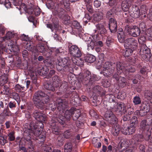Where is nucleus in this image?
Masks as SVG:
<instances>
[{"mask_svg": "<svg viewBox=\"0 0 152 152\" xmlns=\"http://www.w3.org/2000/svg\"><path fill=\"white\" fill-rule=\"evenodd\" d=\"M41 53L46 58L50 57L53 53L56 56H59L57 58L56 62V67L57 70L62 74L65 72H71L73 69L72 61L68 58H62L60 56L64 53L63 49L61 48L56 49V48H51L46 46V45L42 42H40L37 44L36 47H34L32 50Z\"/></svg>", "mask_w": 152, "mask_h": 152, "instance_id": "obj_1", "label": "nucleus"}, {"mask_svg": "<svg viewBox=\"0 0 152 152\" xmlns=\"http://www.w3.org/2000/svg\"><path fill=\"white\" fill-rule=\"evenodd\" d=\"M35 126L33 128L25 129L24 131V139L26 141L29 142L31 146V147H28L29 149L33 148L31 145L32 144L31 140V135H33V134L36 136L37 142L38 143H43L46 139L45 133L44 132H41L44 127L43 124L42 123H37Z\"/></svg>", "mask_w": 152, "mask_h": 152, "instance_id": "obj_2", "label": "nucleus"}, {"mask_svg": "<svg viewBox=\"0 0 152 152\" xmlns=\"http://www.w3.org/2000/svg\"><path fill=\"white\" fill-rule=\"evenodd\" d=\"M71 88L69 87L68 83L66 81H63L58 88L59 91L63 92L65 94L64 96L66 98H69L70 102L73 105H75L79 101V98L77 93L71 91Z\"/></svg>", "mask_w": 152, "mask_h": 152, "instance_id": "obj_3", "label": "nucleus"}, {"mask_svg": "<svg viewBox=\"0 0 152 152\" xmlns=\"http://www.w3.org/2000/svg\"><path fill=\"white\" fill-rule=\"evenodd\" d=\"M32 99L37 108L43 110L45 108V104L49 102L50 99L49 96L43 91H39L34 93Z\"/></svg>", "mask_w": 152, "mask_h": 152, "instance_id": "obj_4", "label": "nucleus"}, {"mask_svg": "<svg viewBox=\"0 0 152 152\" xmlns=\"http://www.w3.org/2000/svg\"><path fill=\"white\" fill-rule=\"evenodd\" d=\"M78 79L79 82L86 86L87 88L90 89L94 82L98 80L99 78L96 75L91 74L88 70H86L83 74L79 75Z\"/></svg>", "mask_w": 152, "mask_h": 152, "instance_id": "obj_5", "label": "nucleus"}, {"mask_svg": "<svg viewBox=\"0 0 152 152\" xmlns=\"http://www.w3.org/2000/svg\"><path fill=\"white\" fill-rule=\"evenodd\" d=\"M32 115L38 121L36 123L34 122L31 121L30 122L29 124H26L25 125V129L29 128V129L33 128L34 127L36 124L39 123H42L43 124V122L46 120V116L45 114L43 113L42 112L39 110H36L33 113Z\"/></svg>", "mask_w": 152, "mask_h": 152, "instance_id": "obj_6", "label": "nucleus"}, {"mask_svg": "<svg viewBox=\"0 0 152 152\" xmlns=\"http://www.w3.org/2000/svg\"><path fill=\"white\" fill-rule=\"evenodd\" d=\"M152 122V119H143L140 122V128L142 133L145 134L151 138L152 136L151 135L150 128Z\"/></svg>", "mask_w": 152, "mask_h": 152, "instance_id": "obj_7", "label": "nucleus"}, {"mask_svg": "<svg viewBox=\"0 0 152 152\" xmlns=\"http://www.w3.org/2000/svg\"><path fill=\"white\" fill-rule=\"evenodd\" d=\"M125 32L128 37H137L140 35L141 31L140 28L136 26L126 25L125 26Z\"/></svg>", "mask_w": 152, "mask_h": 152, "instance_id": "obj_8", "label": "nucleus"}, {"mask_svg": "<svg viewBox=\"0 0 152 152\" xmlns=\"http://www.w3.org/2000/svg\"><path fill=\"white\" fill-rule=\"evenodd\" d=\"M132 140L133 143L135 145H138L144 140L149 142H152V137L151 138L145 134H136L132 136Z\"/></svg>", "mask_w": 152, "mask_h": 152, "instance_id": "obj_9", "label": "nucleus"}, {"mask_svg": "<svg viewBox=\"0 0 152 152\" xmlns=\"http://www.w3.org/2000/svg\"><path fill=\"white\" fill-rule=\"evenodd\" d=\"M115 70V63L106 61L104 65L103 74L105 76L110 77Z\"/></svg>", "mask_w": 152, "mask_h": 152, "instance_id": "obj_10", "label": "nucleus"}, {"mask_svg": "<svg viewBox=\"0 0 152 152\" xmlns=\"http://www.w3.org/2000/svg\"><path fill=\"white\" fill-rule=\"evenodd\" d=\"M106 111L104 115V120L107 121L109 125L113 126L118 123V119L113 112L110 110Z\"/></svg>", "mask_w": 152, "mask_h": 152, "instance_id": "obj_11", "label": "nucleus"}, {"mask_svg": "<svg viewBox=\"0 0 152 152\" xmlns=\"http://www.w3.org/2000/svg\"><path fill=\"white\" fill-rule=\"evenodd\" d=\"M5 44L4 42H1L2 45V51L7 52V50L9 49L10 50H12L13 52H16L15 47L16 46V41L13 40L12 39H6Z\"/></svg>", "mask_w": 152, "mask_h": 152, "instance_id": "obj_12", "label": "nucleus"}, {"mask_svg": "<svg viewBox=\"0 0 152 152\" xmlns=\"http://www.w3.org/2000/svg\"><path fill=\"white\" fill-rule=\"evenodd\" d=\"M56 105L57 108L59 111H63L67 109L69 107V101L65 99H63L60 98H58L56 100Z\"/></svg>", "mask_w": 152, "mask_h": 152, "instance_id": "obj_13", "label": "nucleus"}, {"mask_svg": "<svg viewBox=\"0 0 152 152\" xmlns=\"http://www.w3.org/2000/svg\"><path fill=\"white\" fill-rule=\"evenodd\" d=\"M71 25L72 28H75L72 30L71 33L72 34L76 35H79L82 32V28L80 23L77 20H74L71 22Z\"/></svg>", "mask_w": 152, "mask_h": 152, "instance_id": "obj_14", "label": "nucleus"}, {"mask_svg": "<svg viewBox=\"0 0 152 152\" xmlns=\"http://www.w3.org/2000/svg\"><path fill=\"white\" fill-rule=\"evenodd\" d=\"M98 34L94 35L92 37L94 39L99 40V35L103 37L106 36L107 34V30L104 27V25L101 24H98L96 26Z\"/></svg>", "mask_w": 152, "mask_h": 152, "instance_id": "obj_15", "label": "nucleus"}, {"mask_svg": "<svg viewBox=\"0 0 152 152\" xmlns=\"http://www.w3.org/2000/svg\"><path fill=\"white\" fill-rule=\"evenodd\" d=\"M138 45L137 40L132 37L127 38L124 43V46L125 48H129L135 50L137 48Z\"/></svg>", "mask_w": 152, "mask_h": 152, "instance_id": "obj_16", "label": "nucleus"}, {"mask_svg": "<svg viewBox=\"0 0 152 152\" xmlns=\"http://www.w3.org/2000/svg\"><path fill=\"white\" fill-rule=\"evenodd\" d=\"M69 53L73 57L78 58L82 56V52L79 48L76 45L69 46Z\"/></svg>", "mask_w": 152, "mask_h": 152, "instance_id": "obj_17", "label": "nucleus"}, {"mask_svg": "<svg viewBox=\"0 0 152 152\" xmlns=\"http://www.w3.org/2000/svg\"><path fill=\"white\" fill-rule=\"evenodd\" d=\"M127 62L118 61L115 64V70L118 73L124 74L125 69L127 67Z\"/></svg>", "mask_w": 152, "mask_h": 152, "instance_id": "obj_18", "label": "nucleus"}, {"mask_svg": "<svg viewBox=\"0 0 152 152\" xmlns=\"http://www.w3.org/2000/svg\"><path fill=\"white\" fill-rule=\"evenodd\" d=\"M27 2L26 3L28 6L26 8H25V12L29 15H31L32 16L33 12L35 6L34 5V0H27Z\"/></svg>", "mask_w": 152, "mask_h": 152, "instance_id": "obj_19", "label": "nucleus"}, {"mask_svg": "<svg viewBox=\"0 0 152 152\" xmlns=\"http://www.w3.org/2000/svg\"><path fill=\"white\" fill-rule=\"evenodd\" d=\"M56 16H51V21L53 24H46L47 27L50 28L52 31H53L55 28L57 29L59 27V20L58 18Z\"/></svg>", "mask_w": 152, "mask_h": 152, "instance_id": "obj_20", "label": "nucleus"}, {"mask_svg": "<svg viewBox=\"0 0 152 152\" xmlns=\"http://www.w3.org/2000/svg\"><path fill=\"white\" fill-rule=\"evenodd\" d=\"M109 28L111 32L115 33L117 30V23L115 20L112 18H110L109 20Z\"/></svg>", "mask_w": 152, "mask_h": 152, "instance_id": "obj_21", "label": "nucleus"}, {"mask_svg": "<svg viewBox=\"0 0 152 152\" xmlns=\"http://www.w3.org/2000/svg\"><path fill=\"white\" fill-rule=\"evenodd\" d=\"M117 107L115 110L116 114L118 115H122L123 113L126 112V107L125 104L123 102L117 103Z\"/></svg>", "mask_w": 152, "mask_h": 152, "instance_id": "obj_22", "label": "nucleus"}, {"mask_svg": "<svg viewBox=\"0 0 152 152\" xmlns=\"http://www.w3.org/2000/svg\"><path fill=\"white\" fill-rule=\"evenodd\" d=\"M140 6L136 5H133L130 9L131 14L132 15L133 18H139L140 15V10L139 9Z\"/></svg>", "mask_w": 152, "mask_h": 152, "instance_id": "obj_23", "label": "nucleus"}, {"mask_svg": "<svg viewBox=\"0 0 152 152\" xmlns=\"http://www.w3.org/2000/svg\"><path fill=\"white\" fill-rule=\"evenodd\" d=\"M127 36L126 35V33L122 28H119L118 30L117 36L119 42L121 43H124L125 41L126 36Z\"/></svg>", "mask_w": 152, "mask_h": 152, "instance_id": "obj_24", "label": "nucleus"}, {"mask_svg": "<svg viewBox=\"0 0 152 152\" xmlns=\"http://www.w3.org/2000/svg\"><path fill=\"white\" fill-rule=\"evenodd\" d=\"M66 11L63 8L58 7L57 9H56L53 11V14L54 16L58 15L59 18L61 19L63 18L65 15Z\"/></svg>", "mask_w": 152, "mask_h": 152, "instance_id": "obj_25", "label": "nucleus"}, {"mask_svg": "<svg viewBox=\"0 0 152 152\" xmlns=\"http://www.w3.org/2000/svg\"><path fill=\"white\" fill-rule=\"evenodd\" d=\"M103 9L102 8L99 9L96 13V14L94 15L93 20L96 22H98L100 21L103 19Z\"/></svg>", "mask_w": 152, "mask_h": 152, "instance_id": "obj_26", "label": "nucleus"}, {"mask_svg": "<svg viewBox=\"0 0 152 152\" xmlns=\"http://www.w3.org/2000/svg\"><path fill=\"white\" fill-rule=\"evenodd\" d=\"M92 91L96 94L100 95L103 97L105 95L104 91L102 87L99 85L94 86L93 88Z\"/></svg>", "mask_w": 152, "mask_h": 152, "instance_id": "obj_27", "label": "nucleus"}, {"mask_svg": "<svg viewBox=\"0 0 152 152\" xmlns=\"http://www.w3.org/2000/svg\"><path fill=\"white\" fill-rule=\"evenodd\" d=\"M44 86L46 89L52 91L53 92L51 94V95H52V96H51L52 98H54V96L53 92L56 90V87L50 82H47L45 83L44 84Z\"/></svg>", "mask_w": 152, "mask_h": 152, "instance_id": "obj_28", "label": "nucleus"}, {"mask_svg": "<svg viewBox=\"0 0 152 152\" xmlns=\"http://www.w3.org/2000/svg\"><path fill=\"white\" fill-rule=\"evenodd\" d=\"M57 122L54 120L52 121L50 123V126L52 127V132L56 135H59L60 134V129L57 126Z\"/></svg>", "mask_w": 152, "mask_h": 152, "instance_id": "obj_29", "label": "nucleus"}, {"mask_svg": "<svg viewBox=\"0 0 152 152\" xmlns=\"http://www.w3.org/2000/svg\"><path fill=\"white\" fill-rule=\"evenodd\" d=\"M127 66L124 72V74L127 77L129 75H132V74H131V73L135 72L136 70L134 66L130 65L128 63L127 64Z\"/></svg>", "mask_w": 152, "mask_h": 152, "instance_id": "obj_30", "label": "nucleus"}, {"mask_svg": "<svg viewBox=\"0 0 152 152\" xmlns=\"http://www.w3.org/2000/svg\"><path fill=\"white\" fill-rule=\"evenodd\" d=\"M131 15V12H124L123 13L122 15L125 23H128L133 21V17Z\"/></svg>", "mask_w": 152, "mask_h": 152, "instance_id": "obj_31", "label": "nucleus"}, {"mask_svg": "<svg viewBox=\"0 0 152 152\" xmlns=\"http://www.w3.org/2000/svg\"><path fill=\"white\" fill-rule=\"evenodd\" d=\"M117 124L113 125V126L110 125V126H113L111 132L112 134L115 136L118 135L121 130L120 126Z\"/></svg>", "mask_w": 152, "mask_h": 152, "instance_id": "obj_32", "label": "nucleus"}, {"mask_svg": "<svg viewBox=\"0 0 152 152\" xmlns=\"http://www.w3.org/2000/svg\"><path fill=\"white\" fill-rule=\"evenodd\" d=\"M75 109L76 108L72 107L70 110H67L65 111L64 116L67 120L69 121L72 118L73 112Z\"/></svg>", "mask_w": 152, "mask_h": 152, "instance_id": "obj_33", "label": "nucleus"}, {"mask_svg": "<svg viewBox=\"0 0 152 152\" xmlns=\"http://www.w3.org/2000/svg\"><path fill=\"white\" fill-rule=\"evenodd\" d=\"M142 106L143 107L142 109H143L144 111L148 112L150 110H151L152 102H150V103L148 101H145L143 102Z\"/></svg>", "mask_w": 152, "mask_h": 152, "instance_id": "obj_34", "label": "nucleus"}, {"mask_svg": "<svg viewBox=\"0 0 152 152\" xmlns=\"http://www.w3.org/2000/svg\"><path fill=\"white\" fill-rule=\"evenodd\" d=\"M9 96L10 98L13 99L15 100V101L17 102L18 105L20 104L21 100L19 95L18 93L15 92L10 93Z\"/></svg>", "mask_w": 152, "mask_h": 152, "instance_id": "obj_35", "label": "nucleus"}, {"mask_svg": "<svg viewBox=\"0 0 152 152\" xmlns=\"http://www.w3.org/2000/svg\"><path fill=\"white\" fill-rule=\"evenodd\" d=\"M127 146V145L126 143V141L124 140H121L119 143L117 148L120 151L123 152L125 150Z\"/></svg>", "mask_w": 152, "mask_h": 152, "instance_id": "obj_36", "label": "nucleus"}, {"mask_svg": "<svg viewBox=\"0 0 152 152\" xmlns=\"http://www.w3.org/2000/svg\"><path fill=\"white\" fill-rule=\"evenodd\" d=\"M70 2L69 0H57V2L64 5L66 9L69 11L70 10Z\"/></svg>", "mask_w": 152, "mask_h": 152, "instance_id": "obj_37", "label": "nucleus"}, {"mask_svg": "<svg viewBox=\"0 0 152 152\" xmlns=\"http://www.w3.org/2000/svg\"><path fill=\"white\" fill-rule=\"evenodd\" d=\"M1 94H5L8 95L10 93V89L7 86H1Z\"/></svg>", "mask_w": 152, "mask_h": 152, "instance_id": "obj_38", "label": "nucleus"}, {"mask_svg": "<svg viewBox=\"0 0 152 152\" xmlns=\"http://www.w3.org/2000/svg\"><path fill=\"white\" fill-rule=\"evenodd\" d=\"M116 81L118 82V85L122 88L124 87L127 84L126 79L125 77L121 76H120Z\"/></svg>", "mask_w": 152, "mask_h": 152, "instance_id": "obj_39", "label": "nucleus"}, {"mask_svg": "<svg viewBox=\"0 0 152 152\" xmlns=\"http://www.w3.org/2000/svg\"><path fill=\"white\" fill-rule=\"evenodd\" d=\"M73 146L71 142L66 141L64 145V151L65 152H71L73 149Z\"/></svg>", "mask_w": 152, "mask_h": 152, "instance_id": "obj_40", "label": "nucleus"}, {"mask_svg": "<svg viewBox=\"0 0 152 152\" xmlns=\"http://www.w3.org/2000/svg\"><path fill=\"white\" fill-rule=\"evenodd\" d=\"M53 85H54L56 88L59 86V83L61 81L60 77L57 75L54 76L52 77Z\"/></svg>", "mask_w": 152, "mask_h": 152, "instance_id": "obj_41", "label": "nucleus"}, {"mask_svg": "<svg viewBox=\"0 0 152 152\" xmlns=\"http://www.w3.org/2000/svg\"><path fill=\"white\" fill-rule=\"evenodd\" d=\"M84 60L86 62L90 63H93L96 61V58L92 55L89 54L85 56Z\"/></svg>", "mask_w": 152, "mask_h": 152, "instance_id": "obj_42", "label": "nucleus"}, {"mask_svg": "<svg viewBox=\"0 0 152 152\" xmlns=\"http://www.w3.org/2000/svg\"><path fill=\"white\" fill-rule=\"evenodd\" d=\"M130 4L126 0L123 1L121 4V8L124 12H127L129 10Z\"/></svg>", "mask_w": 152, "mask_h": 152, "instance_id": "obj_43", "label": "nucleus"}, {"mask_svg": "<svg viewBox=\"0 0 152 152\" xmlns=\"http://www.w3.org/2000/svg\"><path fill=\"white\" fill-rule=\"evenodd\" d=\"M77 59L75 58V59H72V61L73 63L77 66L82 67L84 65V61L82 58H77Z\"/></svg>", "mask_w": 152, "mask_h": 152, "instance_id": "obj_44", "label": "nucleus"}, {"mask_svg": "<svg viewBox=\"0 0 152 152\" xmlns=\"http://www.w3.org/2000/svg\"><path fill=\"white\" fill-rule=\"evenodd\" d=\"M128 61L129 62L128 64L132 65L133 66L137 65L139 63V61L137 56L130 57Z\"/></svg>", "mask_w": 152, "mask_h": 152, "instance_id": "obj_45", "label": "nucleus"}, {"mask_svg": "<svg viewBox=\"0 0 152 152\" xmlns=\"http://www.w3.org/2000/svg\"><path fill=\"white\" fill-rule=\"evenodd\" d=\"M1 44H0V64L2 68H4L5 66V62L4 59L1 56V53H3L4 52V51H2V47Z\"/></svg>", "mask_w": 152, "mask_h": 152, "instance_id": "obj_46", "label": "nucleus"}, {"mask_svg": "<svg viewBox=\"0 0 152 152\" xmlns=\"http://www.w3.org/2000/svg\"><path fill=\"white\" fill-rule=\"evenodd\" d=\"M140 51H142L143 53L148 55L151 53L150 49L147 47L145 44H142L140 46Z\"/></svg>", "mask_w": 152, "mask_h": 152, "instance_id": "obj_47", "label": "nucleus"}, {"mask_svg": "<svg viewBox=\"0 0 152 152\" xmlns=\"http://www.w3.org/2000/svg\"><path fill=\"white\" fill-rule=\"evenodd\" d=\"M116 11V10L115 8H112L107 11L106 14V17L108 18H112V17L114 16V13Z\"/></svg>", "mask_w": 152, "mask_h": 152, "instance_id": "obj_48", "label": "nucleus"}, {"mask_svg": "<svg viewBox=\"0 0 152 152\" xmlns=\"http://www.w3.org/2000/svg\"><path fill=\"white\" fill-rule=\"evenodd\" d=\"M15 132L14 131H11L7 134V137H8V140L10 142L14 141L15 140Z\"/></svg>", "mask_w": 152, "mask_h": 152, "instance_id": "obj_49", "label": "nucleus"}, {"mask_svg": "<svg viewBox=\"0 0 152 152\" xmlns=\"http://www.w3.org/2000/svg\"><path fill=\"white\" fill-rule=\"evenodd\" d=\"M17 103L14 100L10 101L8 102L7 107L11 110H15L16 107Z\"/></svg>", "mask_w": 152, "mask_h": 152, "instance_id": "obj_50", "label": "nucleus"}, {"mask_svg": "<svg viewBox=\"0 0 152 152\" xmlns=\"http://www.w3.org/2000/svg\"><path fill=\"white\" fill-rule=\"evenodd\" d=\"M66 119L64 116L61 115H59L56 118L58 123L63 125L66 124Z\"/></svg>", "mask_w": 152, "mask_h": 152, "instance_id": "obj_51", "label": "nucleus"}, {"mask_svg": "<svg viewBox=\"0 0 152 152\" xmlns=\"http://www.w3.org/2000/svg\"><path fill=\"white\" fill-rule=\"evenodd\" d=\"M63 135L66 139H72L74 135V133L70 130H67L64 132Z\"/></svg>", "mask_w": 152, "mask_h": 152, "instance_id": "obj_52", "label": "nucleus"}, {"mask_svg": "<svg viewBox=\"0 0 152 152\" xmlns=\"http://www.w3.org/2000/svg\"><path fill=\"white\" fill-rule=\"evenodd\" d=\"M16 36V34L14 33V32H12L10 31H8L5 36V38H4V41H6V39H12L11 38Z\"/></svg>", "mask_w": 152, "mask_h": 152, "instance_id": "obj_53", "label": "nucleus"}, {"mask_svg": "<svg viewBox=\"0 0 152 152\" xmlns=\"http://www.w3.org/2000/svg\"><path fill=\"white\" fill-rule=\"evenodd\" d=\"M8 81L7 76L6 75L0 76V86H3Z\"/></svg>", "mask_w": 152, "mask_h": 152, "instance_id": "obj_54", "label": "nucleus"}, {"mask_svg": "<svg viewBox=\"0 0 152 152\" xmlns=\"http://www.w3.org/2000/svg\"><path fill=\"white\" fill-rule=\"evenodd\" d=\"M61 19L63 20V23L64 25H69L71 23L70 16L68 15H66L63 18Z\"/></svg>", "mask_w": 152, "mask_h": 152, "instance_id": "obj_55", "label": "nucleus"}, {"mask_svg": "<svg viewBox=\"0 0 152 152\" xmlns=\"http://www.w3.org/2000/svg\"><path fill=\"white\" fill-rule=\"evenodd\" d=\"M80 112L79 109H75L74 111L72 114V117L74 121L77 120L78 117H79V115H80Z\"/></svg>", "mask_w": 152, "mask_h": 152, "instance_id": "obj_56", "label": "nucleus"}, {"mask_svg": "<svg viewBox=\"0 0 152 152\" xmlns=\"http://www.w3.org/2000/svg\"><path fill=\"white\" fill-rule=\"evenodd\" d=\"M133 102L135 105H138L141 104V100L139 95H136L134 97L133 99Z\"/></svg>", "mask_w": 152, "mask_h": 152, "instance_id": "obj_57", "label": "nucleus"}, {"mask_svg": "<svg viewBox=\"0 0 152 152\" xmlns=\"http://www.w3.org/2000/svg\"><path fill=\"white\" fill-rule=\"evenodd\" d=\"M126 50L125 52V53L124 55L125 57H128L130 56H131L134 51L135 49H133L132 48H125Z\"/></svg>", "mask_w": 152, "mask_h": 152, "instance_id": "obj_58", "label": "nucleus"}, {"mask_svg": "<svg viewBox=\"0 0 152 152\" xmlns=\"http://www.w3.org/2000/svg\"><path fill=\"white\" fill-rule=\"evenodd\" d=\"M42 151L45 152H49L51 150V146L50 145L43 144L41 147Z\"/></svg>", "mask_w": 152, "mask_h": 152, "instance_id": "obj_59", "label": "nucleus"}, {"mask_svg": "<svg viewBox=\"0 0 152 152\" xmlns=\"http://www.w3.org/2000/svg\"><path fill=\"white\" fill-rule=\"evenodd\" d=\"M8 142L7 140V136L6 135H1L0 136V144L1 145H4L6 143Z\"/></svg>", "mask_w": 152, "mask_h": 152, "instance_id": "obj_60", "label": "nucleus"}, {"mask_svg": "<svg viewBox=\"0 0 152 152\" xmlns=\"http://www.w3.org/2000/svg\"><path fill=\"white\" fill-rule=\"evenodd\" d=\"M145 96L148 100L152 99V90H146L145 91Z\"/></svg>", "mask_w": 152, "mask_h": 152, "instance_id": "obj_61", "label": "nucleus"}, {"mask_svg": "<svg viewBox=\"0 0 152 152\" xmlns=\"http://www.w3.org/2000/svg\"><path fill=\"white\" fill-rule=\"evenodd\" d=\"M3 4L5 7L7 9L10 8L11 7V4L9 0H5L3 2L1 0H0V4Z\"/></svg>", "mask_w": 152, "mask_h": 152, "instance_id": "obj_62", "label": "nucleus"}, {"mask_svg": "<svg viewBox=\"0 0 152 152\" xmlns=\"http://www.w3.org/2000/svg\"><path fill=\"white\" fill-rule=\"evenodd\" d=\"M24 87L22 86L19 84H16L15 87L14 89L16 92H23L25 90Z\"/></svg>", "mask_w": 152, "mask_h": 152, "instance_id": "obj_63", "label": "nucleus"}, {"mask_svg": "<svg viewBox=\"0 0 152 152\" xmlns=\"http://www.w3.org/2000/svg\"><path fill=\"white\" fill-rule=\"evenodd\" d=\"M40 13L41 9L38 7H36L35 6L32 16L34 17L35 16H38L40 14Z\"/></svg>", "mask_w": 152, "mask_h": 152, "instance_id": "obj_64", "label": "nucleus"}]
</instances>
